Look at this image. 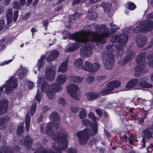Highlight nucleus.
I'll list each match as a JSON object with an SVG mask.
<instances>
[{
  "label": "nucleus",
  "instance_id": "obj_38",
  "mask_svg": "<svg viewBox=\"0 0 153 153\" xmlns=\"http://www.w3.org/2000/svg\"><path fill=\"white\" fill-rule=\"evenodd\" d=\"M36 104L35 102L33 103L32 105L31 108L30 112H29V113L31 115H33L35 113L36 110Z\"/></svg>",
  "mask_w": 153,
  "mask_h": 153
},
{
  "label": "nucleus",
  "instance_id": "obj_6",
  "mask_svg": "<svg viewBox=\"0 0 153 153\" xmlns=\"http://www.w3.org/2000/svg\"><path fill=\"white\" fill-rule=\"evenodd\" d=\"M152 87V85L148 83L145 80L134 78L130 79L128 82L123 90L127 91L133 88L141 89L142 88H150Z\"/></svg>",
  "mask_w": 153,
  "mask_h": 153
},
{
  "label": "nucleus",
  "instance_id": "obj_34",
  "mask_svg": "<svg viewBox=\"0 0 153 153\" xmlns=\"http://www.w3.org/2000/svg\"><path fill=\"white\" fill-rule=\"evenodd\" d=\"M3 9L2 7H0V14L3 11ZM5 23L4 19H1L0 20V31L2 30L4 27Z\"/></svg>",
  "mask_w": 153,
  "mask_h": 153
},
{
  "label": "nucleus",
  "instance_id": "obj_46",
  "mask_svg": "<svg viewBox=\"0 0 153 153\" xmlns=\"http://www.w3.org/2000/svg\"><path fill=\"white\" fill-rule=\"evenodd\" d=\"M12 61V59H10L8 60H5L4 62H1L0 63V66H3L5 65H7L10 63Z\"/></svg>",
  "mask_w": 153,
  "mask_h": 153
},
{
  "label": "nucleus",
  "instance_id": "obj_26",
  "mask_svg": "<svg viewBox=\"0 0 153 153\" xmlns=\"http://www.w3.org/2000/svg\"><path fill=\"white\" fill-rule=\"evenodd\" d=\"M137 102L138 103V105H142L144 104L145 105L149 106L151 105V102L149 100H143L140 98H137Z\"/></svg>",
  "mask_w": 153,
  "mask_h": 153
},
{
  "label": "nucleus",
  "instance_id": "obj_18",
  "mask_svg": "<svg viewBox=\"0 0 153 153\" xmlns=\"http://www.w3.org/2000/svg\"><path fill=\"white\" fill-rule=\"evenodd\" d=\"M10 119L9 116L4 117L0 118V129H4L8 123V121Z\"/></svg>",
  "mask_w": 153,
  "mask_h": 153
},
{
  "label": "nucleus",
  "instance_id": "obj_13",
  "mask_svg": "<svg viewBox=\"0 0 153 153\" xmlns=\"http://www.w3.org/2000/svg\"><path fill=\"white\" fill-rule=\"evenodd\" d=\"M80 16L79 13L77 12H75L74 14L69 16L68 21H66L68 19V18H66V19H65V24L66 27L68 28H70L71 27V26L69 25L70 23L74 22L75 20L78 18Z\"/></svg>",
  "mask_w": 153,
  "mask_h": 153
},
{
  "label": "nucleus",
  "instance_id": "obj_16",
  "mask_svg": "<svg viewBox=\"0 0 153 153\" xmlns=\"http://www.w3.org/2000/svg\"><path fill=\"white\" fill-rule=\"evenodd\" d=\"M8 101L6 100L0 101V115L5 113L8 108Z\"/></svg>",
  "mask_w": 153,
  "mask_h": 153
},
{
  "label": "nucleus",
  "instance_id": "obj_4",
  "mask_svg": "<svg viewBox=\"0 0 153 153\" xmlns=\"http://www.w3.org/2000/svg\"><path fill=\"white\" fill-rule=\"evenodd\" d=\"M67 76L64 74H60L58 76L56 79L57 83L49 85L45 82V79L41 76H39L37 83L38 88L41 85L42 92L45 93L49 99H52L54 97V93L57 92L62 89L61 85L65 82Z\"/></svg>",
  "mask_w": 153,
  "mask_h": 153
},
{
  "label": "nucleus",
  "instance_id": "obj_41",
  "mask_svg": "<svg viewBox=\"0 0 153 153\" xmlns=\"http://www.w3.org/2000/svg\"><path fill=\"white\" fill-rule=\"evenodd\" d=\"M128 9L131 10H133L136 8L135 4L132 2H129L128 3Z\"/></svg>",
  "mask_w": 153,
  "mask_h": 153
},
{
  "label": "nucleus",
  "instance_id": "obj_55",
  "mask_svg": "<svg viewBox=\"0 0 153 153\" xmlns=\"http://www.w3.org/2000/svg\"><path fill=\"white\" fill-rule=\"evenodd\" d=\"M97 114L99 116H101L102 114V111L100 109H97L96 111Z\"/></svg>",
  "mask_w": 153,
  "mask_h": 153
},
{
  "label": "nucleus",
  "instance_id": "obj_58",
  "mask_svg": "<svg viewBox=\"0 0 153 153\" xmlns=\"http://www.w3.org/2000/svg\"><path fill=\"white\" fill-rule=\"evenodd\" d=\"M43 116L42 114H41L40 116V117H39L38 120L37 122L40 123L42 121V118H43Z\"/></svg>",
  "mask_w": 153,
  "mask_h": 153
},
{
  "label": "nucleus",
  "instance_id": "obj_1",
  "mask_svg": "<svg viewBox=\"0 0 153 153\" xmlns=\"http://www.w3.org/2000/svg\"><path fill=\"white\" fill-rule=\"evenodd\" d=\"M95 30L100 35L95 32L82 31L71 35V39L76 43L67 46L64 50L66 53L73 52L82 45L84 46L80 50V55L82 57L90 56L92 54L91 43L95 42L97 45L104 42L106 38L110 35V29L107 26L102 25L95 26Z\"/></svg>",
  "mask_w": 153,
  "mask_h": 153
},
{
  "label": "nucleus",
  "instance_id": "obj_59",
  "mask_svg": "<svg viewBox=\"0 0 153 153\" xmlns=\"http://www.w3.org/2000/svg\"><path fill=\"white\" fill-rule=\"evenodd\" d=\"M147 59L149 60H152L153 59V54H149L147 57Z\"/></svg>",
  "mask_w": 153,
  "mask_h": 153
},
{
  "label": "nucleus",
  "instance_id": "obj_29",
  "mask_svg": "<svg viewBox=\"0 0 153 153\" xmlns=\"http://www.w3.org/2000/svg\"><path fill=\"white\" fill-rule=\"evenodd\" d=\"M101 5L105 11H109L112 7L111 3L106 1L103 2Z\"/></svg>",
  "mask_w": 153,
  "mask_h": 153
},
{
  "label": "nucleus",
  "instance_id": "obj_20",
  "mask_svg": "<svg viewBox=\"0 0 153 153\" xmlns=\"http://www.w3.org/2000/svg\"><path fill=\"white\" fill-rule=\"evenodd\" d=\"M68 59H67L63 62L59 67L58 70V72L63 73L65 72L68 69L67 64Z\"/></svg>",
  "mask_w": 153,
  "mask_h": 153
},
{
  "label": "nucleus",
  "instance_id": "obj_7",
  "mask_svg": "<svg viewBox=\"0 0 153 153\" xmlns=\"http://www.w3.org/2000/svg\"><path fill=\"white\" fill-rule=\"evenodd\" d=\"M153 29V23L150 20H145L140 22L138 25L133 30L131 28L128 29L126 31L127 33H130L133 31L135 33H138L140 32L145 33L150 31Z\"/></svg>",
  "mask_w": 153,
  "mask_h": 153
},
{
  "label": "nucleus",
  "instance_id": "obj_21",
  "mask_svg": "<svg viewBox=\"0 0 153 153\" xmlns=\"http://www.w3.org/2000/svg\"><path fill=\"white\" fill-rule=\"evenodd\" d=\"M59 53L57 51H54L52 52L47 58V62H49L53 60L58 56Z\"/></svg>",
  "mask_w": 153,
  "mask_h": 153
},
{
  "label": "nucleus",
  "instance_id": "obj_24",
  "mask_svg": "<svg viewBox=\"0 0 153 153\" xmlns=\"http://www.w3.org/2000/svg\"><path fill=\"white\" fill-rule=\"evenodd\" d=\"M83 64V60L81 58L76 60L74 63L75 67L78 69H82Z\"/></svg>",
  "mask_w": 153,
  "mask_h": 153
},
{
  "label": "nucleus",
  "instance_id": "obj_39",
  "mask_svg": "<svg viewBox=\"0 0 153 153\" xmlns=\"http://www.w3.org/2000/svg\"><path fill=\"white\" fill-rule=\"evenodd\" d=\"M63 33L64 34L66 35V36H64L63 37V39H67L68 37L70 38V39H71V35L73 34H74V33L73 34H70L69 33V32L65 30L63 32Z\"/></svg>",
  "mask_w": 153,
  "mask_h": 153
},
{
  "label": "nucleus",
  "instance_id": "obj_10",
  "mask_svg": "<svg viewBox=\"0 0 153 153\" xmlns=\"http://www.w3.org/2000/svg\"><path fill=\"white\" fill-rule=\"evenodd\" d=\"M17 84V79L14 77H11L4 85L5 88L4 92L6 94L10 93L13 88H16Z\"/></svg>",
  "mask_w": 153,
  "mask_h": 153
},
{
  "label": "nucleus",
  "instance_id": "obj_17",
  "mask_svg": "<svg viewBox=\"0 0 153 153\" xmlns=\"http://www.w3.org/2000/svg\"><path fill=\"white\" fill-rule=\"evenodd\" d=\"M135 40L139 47H142L146 41V37L144 36L138 35L135 38Z\"/></svg>",
  "mask_w": 153,
  "mask_h": 153
},
{
  "label": "nucleus",
  "instance_id": "obj_35",
  "mask_svg": "<svg viewBox=\"0 0 153 153\" xmlns=\"http://www.w3.org/2000/svg\"><path fill=\"white\" fill-rule=\"evenodd\" d=\"M24 123H21L17 129V133L19 135H20L23 132Z\"/></svg>",
  "mask_w": 153,
  "mask_h": 153
},
{
  "label": "nucleus",
  "instance_id": "obj_62",
  "mask_svg": "<svg viewBox=\"0 0 153 153\" xmlns=\"http://www.w3.org/2000/svg\"><path fill=\"white\" fill-rule=\"evenodd\" d=\"M148 64L150 67L153 68V61H149L148 62Z\"/></svg>",
  "mask_w": 153,
  "mask_h": 153
},
{
  "label": "nucleus",
  "instance_id": "obj_60",
  "mask_svg": "<svg viewBox=\"0 0 153 153\" xmlns=\"http://www.w3.org/2000/svg\"><path fill=\"white\" fill-rule=\"evenodd\" d=\"M101 0H89V1L91 3H96L99 2Z\"/></svg>",
  "mask_w": 153,
  "mask_h": 153
},
{
  "label": "nucleus",
  "instance_id": "obj_53",
  "mask_svg": "<svg viewBox=\"0 0 153 153\" xmlns=\"http://www.w3.org/2000/svg\"><path fill=\"white\" fill-rule=\"evenodd\" d=\"M28 84V87L30 89H32L34 85V83L30 81H28L27 82Z\"/></svg>",
  "mask_w": 153,
  "mask_h": 153
},
{
  "label": "nucleus",
  "instance_id": "obj_54",
  "mask_svg": "<svg viewBox=\"0 0 153 153\" xmlns=\"http://www.w3.org/2000/svg\"><path fill=\"white\" fill-rule=\"evenodd\" d=\"M135 139L133 138V135H131L128 137L129 142L131 145L132 144L133 142L134 141Z\"/></svg>",
  "mask_w": 153,
  "mask_h": 153
},
{
  "label": "nucleus",
  "instance_id": "obj_11",
  "mask_svg": "<svg viewBox=\"0 0 153 153\" xmlns=\"http://www.w3.org/2000/svg\"><path fill=\"white\" fill-rule=\"evenodd\" d=\"M67 89L68 94L76 100L79 99L80 96L76 92L78 89L77 85L71 84L67 87Z\"/></svg>",
  "mask_w": 153,
  "mask_h": 153
},
{
  "label": "nucleus",
  "instance_id": "obj_49",
  "mask_svg": "<svg viewBox=\"0 0 153 153\" xmlns=\"http://www.w3.org/2000/svg\"><path fill=\"white\" fill-rule=\"evenodd\" d=\"M18 16V11H16L14 12L13 15V21L15 22L17 20Z\"/></svg>",
  "mask_w": 153,
  "mask_h": 153
},
{
  "label": "nucleus",
  "instance_id": "obj_3",
  "mask_svg": "<svg viewBox=\"0 0 153 153\" xmlns=\"http://www.w3.org/2000/svg\"><path fill=\"white\" fill-rule=\"evenodd\" d=\"M127 40L128 36L125 34L112 36L111 41L113 43V45H107L102 53L103 63L106 69H111L115 64V60L112 54L114 48L115 47L118 55H122L123 53V48Z\"/></svg>",
  "mask_w": 153,
  "mask_h": 153
},
{
  "label": "nucleus",
  "instance_id": "obj_64",
  "mask_svg": "<svg viewBox=\"0 0 153 153\" xmlns=\"http://www.w3.org/2000/svg\"><path fill=\"white\" fill-rule=\"evenodd\" d=\"M129 111L131 113H135V110L134 108H132L130 109Z\"/></svg>",
  "mask_w": 153,
  "mask_h": 153
},
{
  "label": "nucleus",
  "instance_id": "obj_2",
  "mask_svg": "<svg viewBox=\"0 0 153 153\" xmlns=\"http://www.w3.org/2000/svg\"><path fill=\"white\" fill-rule=\"evenodd\" d=\"M50 117L53 123L49 122L47 126L46 130L45 131V126L43 124L41 125L40 129L41 132H45L48 136L55 141L56 143L53 145V149L56 151L55 153H61L62 149H66L68 146L67 138L68 134L66 132L61 131L56 134H55L54 129H57L58 125L60 122V118L58 114L56 113H53L50 116ZM41 145H39L40 147L38 148L35 153H55L53 151L46 152L41 147Z\"/></svg>",
  "mask_w": 153,
  "mask_h": 153
},
{
  "label": "nucleus",
  "instance_id": "obj_63",
  "mask_svg": "<svg viewBox=\"0 0 153 153\" xmlns=\"http://www.w3.org/2000/svg\"><path fill=\"white\" fill-rule=\"evenodd\" d=\"M49 109V107L47 106H45L43 108V111L46 112Z\"/></svg>",
  "mask_w": 153,
  "mask_h": 153
},
{
  "label": "nucleus",
  "instance_id": "obj_37",
  "mask_svg": "<svg viewBox=\"0 0 153 153\" xmlns=\"http://www.w3.org/2000/svg\"><path fill=\"white\" fill-rule=\"evenodd\" d=\"M87 115L86 111L85 109H82L79 113V117L82 119L86 117Z\"/></svg>",
  "mask_w": 153,
  "mask_h": 153
},
{
  "label": "nucleus",
  "instance_id": "obj_23",
  "mask_svg": "<svg viewBox=\"0 0 153 153\" xmlns=\"http://www.w3.org/2000/svg\"><path fill=\"white\" fill-rule=\"evenodd\" d=\"M87 100H91L97 97L99 94L98 93L96 92H89L85 94Z\"/></svg>",
  "mask_w": 153,
  "mask_h": 153
},
{
  "label": "nucleus",
  "instance_id": "obj_44",
  "mask_svg": "<svg viewBox=\"0 0 153 153\" xmlns=\"http://www.w3.org/2000/svg\"><path fill=\"white\" fill-rule=\"evenodd\" d=\"M94 78L93 77H88L86 79V82L90 84L94 82Z\"/></svg>",
  "mask_w": 153,
  "mask_h": 153
},
{
  "label": "nucleus",
  "instance_id": "obj_32",
  "mask_svg": "<svg viewBox=\"0 0 153 153\" xmlns=\"http://www.w3.org/2000/svg\"><path fill=\"white\" fill-rule=\"evenodd\" d=\"M70 79H70V80H71L75 83H79L82 81L83 78L77 76H72L70 78Z\"/></svg>",
  "mask_w": 153,
  "mask_h": 153
},
{
  "label": "nucleus",
  "instance_id": "obj_14",
  "mask_svg": "<svg viewBox=\"0 0 153 153\" xmlns=\"http://www.w3.org/2000/svg\"><path fill=\"white\" fill-rule=\"evenodd\" d=\"M134 56L135 55L133 52H131L128 53L124 58L119 60L118 63L121 65H123L128 62L130 61L134 57Z\"/></svg>",
  "mask_w": 153,
  "mask_h": 153
},
{
  "label": "nucleus",
  "instance_id": "obj_50",
  "mask_svg": "<svg viewBox=\"0 0 153 153\" xmlns=\"http://www.w3.org/2000/svg\"><path fill=\"white\" fill-rule=\"evenodd\" d=\"M71 110L73 113H76L79 111V109L76 106H73L71 108Z\"/></svg>",
  "mask_w": 153,
  "mask_h": 153
},
{
  "label": "nucleus",
  "instance_id": "obj_30",
  "mask_svg": "<svg viewBox=\"0 0 153 153\" xmlns=\"http://www.w3.org/2000/svg\"><path fill=\"white\" fill-rule=\"evenodd\" d=\"M46 57L45 55H42L40 59H39L37 63V66L38 68V71H39L40 69L44 65L43 61Z\"/></svg>",
  "mask_w": 153,
  "mask_h": 153
},
{
  "label": "nucleus",
  "instance_id": "obj_5",
  "mask_svg": "<svg viewBox=\"0 0 153 153\" xmlns=\"http://www.w3.org/2000/svg\"><path fill=\"white\" fill-rule=\"evenodd\" d=\"M89 119H91L93 122V124L91 125V129L86 128L82 131L77 133L76 135L78 137L80 143L83 145L86 144L89 137L91 136L96 134L98 132L97 122L99 120L98 118H96L92 112H90L88 115Z\"/></svg>",
  "mask_w": 153,
  "mask_h": 153
},
{
  "label": "nucleus",
  "instance_id": "obj_61",
  "mask_svg": "<svg viewBox=\"0 0 153 153\" xmlns=\"http://www.w3.org/2000/svg\"><path fill=\"white\" fill-rule=\"evenodd\" d=\"M19 1L20 3V4L22 5L26 3V0H19Z\"/></svg>",
  "mask_w": 153,
  "mask_h": 153
},
{
  "label": "nucleus",
  "instance_id": "obj_8",
  "mask_svg": "<svg viewBox=\"0 0 153 153\" xmlns=\"http://www.w3.org/2000/svg\"><path fill=\"white\" fill-rule=\"evenodd\" d=\"M145 56L143 54L137 55L136 58V62L138 63L135 68L134 76L135 77H139L145 72V67L143 65L142 61L145 59Z\"/></svg>",
  "mask_w": 153,
  "mask_h": 153
},
{
  "label": "nucleus",
  "instance_id": "obj_45",
  "mask_svg": "<svg viewBox=\"0 0 153 153\" xmlns=\"http://www.w3.org/2000/svg\"><path fill=\"white\" fill-rule=\"evenodd\" d=\"M36 100L38 102H40L41 99V94L39 92V91H38L36 94Z\"/></svg>",
  "mask_w": 153,
  "mask_h": 153
},
{
  "label": "nucleus",
  "instance_id": "obj_40",
  "mask_svg": "<svg viewBox=\"0 0 153 153\" xmlns=\"http://www.w3.org/2000/svg\"><path fill=\"white\" fill-rule=\"evenodd\" d=\"M82 122L84 125L87 126H89L92 125L91 124L90 121L87 119L82 120Z\"/></svg>",
  "mask_w": 153,
  "mask_h": 153
},
{
  "label": "nucleus",
  "instance_id": "obj_52",
  "mask_svg": "<svg viewBox=\"0 0 153 153\" xmlns=\"http://www.w3.org/2000/svg\"><path fill=\"white\" fill-rule=\"evenodd\" d=\"M76 150L75 149L70 148L67 150V153H76Z\"/></svg>",
  "mask_w": 153,
  "mask_h": 153
},
{
  "label": "nucleus",
  "instance_id": "obj_48",
  "mask_svg": "<svg viewBox=\"0 0 153 153\" xmlns=\"http://www.w3.org/2000/svg\"><path fill=\"white\" fill-rule=\"evenodd\" d=\"M105 76H97V80L100 82L102 81L105 80Z\"/></svg>",
  "mask_w": 153,
  "mask_h": 153
},
{
  "label": "nucleus",
  "instance_id": "obj_51",
  "mask_svg": "<svg viewBox=\"0 0 153 153\" xmlns=\"http://www.w3.org/2000/svg\"><path fill=\"white\" fill-rule=\"evenodd\" d=\"M58 103L62 105H64L65 103V102L63 98H60L58 100Z\"/></svg>",
  "mask_w": 153,
  "mask_h": 153
},
{
  "label": "nucleus",
  "instance_id": "obj_25",
  "mask_svg": "<svg viewBox=\"0 0 153 153\" xmlns=\"http://www.w3.org/2000/svg\"><path fill=\"white\" fill-rule=\"evenodd\" d=\"M32 142V140L28 136H27L25 137L23 143V145L29 150Z\"/></svg>",
  "mask_w": 153,
  "mask_h": 153
},
{
  "label": "nucleus",
  "instance_id": "obj_15",
  "mask_svg": "<svg viewBox=\"0 0 153 153\" xmlns=\"http://www.w3.org/2000/svg\"><path fill=\"white\" fill-rule=\"evenodd\" d=\"M28 71V69L27 68L21 65L16 73L19 78L21 79L26 75Z\"/></svg>",
  "mask_w": 153,
  "mask_h": 153
},
{
  "label": "nucleus",
  "instance_id": "obj_33",
  "mask_svg": "<svg viewBox=\"0 0 153 153\" xmlns=\"http://www.w3.org/2000/svg\"><path fill=\"white\" fill-rule=\"evenodd\" d=\"M100 66L97 63H94L92 64V67L91 70V72H95L97 71L99 69Z\"/></svg>",
  "mask_w": 153,
  "mask_h": 153
},
{
  "label": "nucleus",
  "instance_id": "obj_31",
  "mask_svg": "<svg viewBox=\"0 0 153 153\" xmlns=\"http://www.w3.org/2000/svg\"><path fill=\"white\" fill-rule=\"evenodd\" d=\"M29 113H27L25 117V123L26 125V130L27 131H28L30 128V117L29 115Z\"/></svg>",
  "mask_w": 153,
  "mask_h": 153
},
{
  "label": "nucleus",
  "instance_id": "obj_28",
  "mask_svg": "<svg viewBox=\"0 0 153 153\" xmlns=\"http://www.w3.org/2000/svg\"><path fill=\"white\" fill-rule=\"evenodd\" d=\"M92 67V64L90 62L85 61V65L83 66L82 69L85 71L91 72Z\"/></svg>",
  "mask_w": 153,
  "mask_h": 153
},
{
  "label": "nucleus",
  "instance_id": "obj_47",
  "mask_svg": "<svg viewBox=\"0 0 153 153\" xmlns=\"http://www.w3.org/2000/svg\"><path fill=\"white\" fill-rule=\"evenodd\" d=\"M11 150V149H7L4 150H2L1 149L0 150V153H12Z\"/></svg>",
  "mask_w": 153,
  "mask_h": 153
},
{
  "label": "nucleus",
  "instance_id": "obj_42",
  "mask_svg": "<svg viewBox=\"0 0 153 153\" xmlns=\"http://www.w3.org/2000/svg\"><path fill=\"white\" fill-rule=\"evenodd\" d=\"M87 0H74L72 4L74 5H75L80 2L84 3Z\"/></svg>",
  "mask_w": 153,
  "mask_h": 153
},
{
  "label": "nucleus",
  "instance_id": "obj_12",
  "mask_svg": "<svg viewBox=\"0 0 153 153\" xmlns=\"http://www.w3.org/2000/svg\"><path fill=\"white\" fill-rule=\"evenodd\" d=\"M56 67L54 66L48 67L45 69V76L47 80L51 81L55 77L56 74Z\"/></svg>",
  "mask_w": 153,
  "mask_h": 153
},
{
  "label": "nucleus",
  "instance_id": "obj_56",
  "mask_svg": "<svg viewBox=\"0 0 153 153\" xmlns=\"http://www.w3.org/2000/svg\"><path fill=\"white\" fill-rule=\"evenodd\" d=\"M42 24L43 25L46 27L47 25H48V20L47 19H45L43 20L42 22Z\"/></svg>",
  "mask_w": 153,
  "mask_h": 153
},
{
  "label": "nucleus",
  "instance_id": "obj_19",
  "mask_svg": "<svg viewBox=\"0 0 153 153\" xmlns=\"http://www.w3.org/2000/svg\"><path fill=\"white\" fill-rule=\"evenodd\" d=\"M144 136L147 138L152 137L153 133V124L151 126H149L143 131Z\"/></svg>",
  "mask_w": 153,
  "mask_h": 153
},
{
  "label": "nucleus",
  "instance_id": "obj_43",
  "mask_svg": "<svg viewBox=\"0 0 153 153\" xmlns=\"http://www.w3.org/2000/svg\"><path fill=\"white\" fill-rule=\"evenodd\" d=\"M13 7L16 9H18L20 8L21 5L19 4L18 2L16 1H15L13 2Z\"/></svg>",
  "mask_w": 153,
  "mask_h": 153
},
{
  "label": "nucleus",
  "instance_id": "obj_9",
  "mask_svg": "<svg viewBox=\"0 0 153 153\" xmlns=\"http://www.w3.org/2000/svg\"><path fill=\"white\" fill-rule=\"evenodd\" d=\"M120 84V82L117 80L110 82L107 84L106 88L101 91V93L103 95L112 93L111 92L114 88L118 87Z\"/></svg>",
  "mask_w": 153,
  "mask_h": 153
},
{
  "label": "nucleus",
  "instance_id": "obj_27",
  "mask_svg": "<svg viewBox=\"0 0 153 153\" xmlns=\"http://www.w3.org/2000/svg\"><path fill=\"white\" fill-rule=\"evenodd\" d=\"M7 23L9 24L12 22L13 11L12 9H9L7 11Z\"/></svg>",
  "mask_w": 153,
  "mask_h": 153
},
{
  "label": "nucleus",
  "instance_id": "obj_36",
  "mask_svg": "<svg viewBox=\"0 0 153 153\" xmlns=\"http://www.w3.org/2000/svg\"><path fill=\"white\" fill-rule=\"evenodd\" d=\"M110 26L112 33H113L119 29V27L117 25L114 24L112 23H110Z\"/></svg>",
  "mask_w": 153,
  "mask_h": 153
},
{
  "label": "nucleus",
  "instance_id": "obj_22",
  "mask_svg": "<svg viewBox=\"0 0 153 153\" xmlns=\"http://www.w3.org/2000/svg\"><path fill=\"white\" fill-rule=\"evenodd\" d=\"M88 19L90 20H94L97 18V14L92 9L89 10L87 14Z\"/></svg>",
  "mask_w": 153,
  "mask_h": 153
},
{
  "label": "nucleus",
  "instance_id": "obj_57",
  "mask_svg": "<svg viewBox=\"0 0 153 153\" xmlns=\"http://www.w3.org/2000/svg\"><path fill=\"white\" fill-rule=\"evenodd\" d=\"M147 18L148 19H153V12L149 14L147 16Z\"/></svg>",
  "mask_w": 153,
  "mask_h": 153
}]
</instances>
